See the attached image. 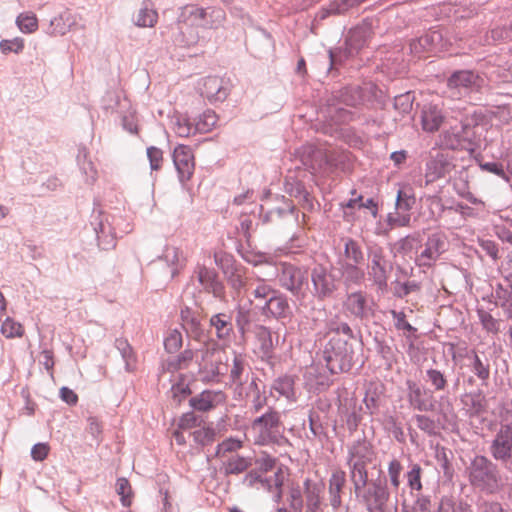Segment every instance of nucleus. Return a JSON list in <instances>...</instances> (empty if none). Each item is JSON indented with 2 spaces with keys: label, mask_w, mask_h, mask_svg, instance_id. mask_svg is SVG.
Wrapping results in <instances>:
<instances>
[{
  "label": "nucleus",
  "mask_w": 512,
  "mask_h": 512,
  "mask_svg": "<svg viewBox=\"0 0 512 512\" xmlns=\"http://www.w3.org/2000/svg\"><path fill=\"white\" fill-rule=\"evenodd\" d=\"M357 502L367 512L397 511V504L391 503V493L386 478L369 480V477L351 482Z\"/></svg>",
  "instance_id": "obj_4"
},
{
  "label": "nucleus",
  "mask_w": 512,
  "mask_h": 512,
  "mask_svg": "<svg viewBox=\"0 0 512 512\" xmlns=\"http://www.w3.org/2000/svg\"><path fill=\"white\" fill-rule=\"evenodd\" d=\"M469 484L486 495L498 493L504 484L498 462L483 454H475L465 467Z\"/></svg>",
  "instance_id": "obj_2"
},
{
  "label": "nucleus",
  "mask_w": 512,
  "mask_h": 512,
  "mask_svg": "<svg viewBox=\"0 0 512 512\" xmlns=\"http://www.w3.org/2000/svg\"><path fill=\"white\" fill-rule=\"evenodd\" d=\"M362 407L356 404L355 400H351L349 409L345 413V423L350 434L357 431L362 421Z\"/></svg>",
  "instance_id": "obj_46"
},
{
  "label": "nucleus",
  "mask_w": 512,
  "mask_h": 512,
  "mask_svg": "<svg viewBox=\"0 0 512 512\" xmlns=\"http://www.w3.org/2000/svg\"><path fill=\"white\" fill-rule=\"evenodd\" d=\"M406 399L413 410L421 413L435 410L433 391L414 380L406 381Z\"/></svg>",
  "instance_id": "obj_16"
},
{
  "label": "nucleus",
  "mask_w": 512,
  "mask_h": 512,
  "mask_svg": "<svg viewBox=\"0 0 512 512\" xmlns=\"http://www.w3.org/2000/svg\"><path fill=\"white\" fill-rule=\"evenodd\" d=\"M115 347L120 352L121 357L125 362V370L127 372H133L136 365V356L128 340L124 338H117L115 340Z\"/></svg>",
  "instance_id": "obj_40"
},
{
  "label": "nucleus",
  "mask_w": 512,
  "mask_h": 512,
  "mask_svg": "<svg viewBox=\"0 0 512 512\" xmlns=\"http://www.w3.org/2000/svg\"><path fill=\"white\" fill-rule=\"evenodd\" d=\"M150 0H143V7L139 10L135 24L139 27H153L157 22V12L148 8Z\"/></svg>",
  "instance_id": "obj_49"
},
{
  "label": "nucleus",
  "mask_w": 512,
  "mask_h": 512,
  "mask_svg": "<svg viewBox=\"0 0 512 512\" xmlns=\"http://www.w3.org/2000/svg\"><path fill=\"white\" fill-rule=\"evenodd\" d=\"M466 357L470 360L468 365L471 372L478 378L482 386H487L490 379V363L484 357H480L475 349L467 352Z\"/></svg>",
  "instance_id": "obj_27"
},
{
  "label": "nucleus",
  "mask_w": 512,
  "mask_h": 512,
  "mask_svg": "<svg viewBox=\"0 0 512 512\" xmlns=\"http://www.w3.org/2000/svg\"><path fill=\"white\" fill-rule=\"evenodd\" d=\"M375 459L373 445L363 435L347 446L346 464L349 468L350 482L369 477L367 466Z\"/></svg>",
  "instance_id": "obj_6"
},
{
  "label": "nucleus",
  "mask_w": 512,
  "mask_h": 512,
  "mask_svg": "<svg viewBox=\"0 0 512 512\" xmlns=\"http://www.w3.org/2000/svg\"><path fill=\"white\" fill-rule=\"evenodd\" d=\"M232 257L226 254V287L230 288V296L237 310L235 322L238 331L243 336L250 326V307L252 300L248 297L245 271L234 265Z\"/></svg>",
  "instance_id": "obj_3"
},
{
  "label": "nucleus",
  "mask_w": 512,
  "mask_h": 512,
  "mask_svg": "<svg viewBox=\"0 0 512 512\" xmlns=\"http://www.w3.org/2000/svg\"><path fill=\"white\" fill-rule=\"evenodd\" d=\"M355 351L348 339L330 337L319 349L318 359L331 374L349 372L354 365Z\"/></svg>",
  "instance_id": "obj_5"
},
{
  "label": "nucleus",
  "mask_w": 512,
  "mask_h": 512,
  "mask_svg": "<svg viewBox=\"0 0 512 512\" xmlns=\"http://www.w3.org/2000/svg\"><path fill=\"white\" fill-rule=\"evenodd\" d=\"M255 307L261 311L262 315L277 320L291 319L293 315L287 295L279 290L275 291L268 302H265V304H256Z\"/></svg>",
  "instance_id": "obj_18"
},
{
  "label": "nucleus",
  "mask_w": 512,
  "mask_h": 512,
  "mask_svg": "<svg viewBox=\"0 0 512 512\" xmlns=\"http://www.w3.org/2000/svg\"><path fill=\"white\" fill-rule=\"evenodd\" d=\"M374 343L377 354L383 359L387 368H392L397 361V349L378 337L374 338Z\"/></svg>",
  "instance_id": "obj_41"
},
{
  "label": "nucleus",
  "mask_w": 512,
  "mask_h": 512,
  "mask_svg": "<svg viewBox=\"0 0 512 512\" xmlns=\"http://www.w3.org/2000/svg\"><path fill=\"white\" fill-rule=\"evenodd\" d=\"M288 502H289V507L293 512H303V508H304L303 492L298 485L292 486L290 488Z\"/></svg>",
  "instance_id": "obj_60"
},
{
  "label": "nucleus",
  "mask_w": 512,
  "mask_h": 512,
  "mask_svg": "<svg viewBox=\"0 0 512 512\" xmlns=\"http://www.w3.org/2000/svg\"><path fill=\"white\" fill-rule=\"evenodd\" d=\"M338 272L346 289L361 286L365 281V270L359 264L337 261Z\"/></svg>",
  "instance_id": "obj_24"
},
{
  "label": "nucleus",
  "mask_w": 512,
  "mask_h": 512,
  "mask_svg": "<svg viewBox=\"0 0 512 512\" xmlns=\"http://www.w3.org/2000/svg\"><path fill=\"white\" fill-rule=\"evenodd\" d=\"M330 117L333 125H345L348 124L351 120H353L355 116V112L347 110L346 108L339 106L334 108L333 111L330 112Z\"/></svg>",
  "instance_id": "obj_61"
},
{
  "label": "nucleus",
  "mask_w": 512,
  "mask_h": 512,
  "mask_svg": "<svg viewBox=\"0 0 512 512\" xmlns=\"http://www.w3.org/2000/svg\"><path fill=\"white\" fill-rule=\"evenodd\" d=\"M172 159L179 182L184 186L194 172V156L191 147L185 144L177 145L173 150Z\"/></svg>",
  "instance_id": "obj_19"
},
{
  "label": "nucleus",
  "mask_w": 512,
  "mask_h": 512,
  "mask_svg": "<svg viewBox=\"0 0 512 512\" xmlns=\"http://www.w3.org/2000/svg\"><path fill=\"white\" fill-rule=\"evenodd\" d=\"M247 397L248 401L251 402L253 413L260 412L267 405L265 386L260 387L256 378H252L251 382L248 383Z\"/></svg>",
  "instance_id": "obj_28"
},
{
  "label": "nucleus",
  "mask_w": 512,
  "mask_h": 512,
  "mask_svg": "<svg viewBox=\"0 0 512 512\" xmlns=\"http://www.w3.org/2000/svg\"><path fill=\"white\" fill-rule=\"evenodd\" d=\"M413 420H415L417 427L426 433L428 436H436L437 435V425L434 419L430 416L420 413L413 415Z\"/></svg>",
  "instance_id": "obj_55"
},
{
  "label": "nucleus",
  "mask_w": 512,
  "mask_h": 512,
  "mask_svg": "<svg viewBox=\"0 0 512 512\" xmlns=\"http://www.w3.org/2000/svg\"><path fill=\"white\" fill-rule=\"evenodd\" d=\"M310 433L314 438L322 440L326 437L325 429L320 421V417L315 412H310L308 416Z\"/></svg>",
  "instance_id": "obj_64"
},
{
  "label": "nucleus",
  "mask_w": 512,
  "mask_h": 512,
  "mask_svg": "<svg viewBox=\"0 0 512 512\" xmlns=\"http://www.w3.org/2000/svg\"><path fill=\"white\" fill-rule=\"evenodd\" d=\"M448 240L445 233L435 231L428 234L426 240L422 241V248H419L414 257V263L419 268H430L447 251Z\"/></svg>",
  "instance_id": "obj_12"
},
{
  "label": "nucleus",
  "mask_w": 512,
  "mask_h": 512,
  "mask_svg": "<svg viewBox=\"0 0 512 512\" xmlns=\"http://www.w3.org/2000/svg\"><path fill=\"white\" fill-rule=\"evenodd\" d=\"M197 278L205 291L213 293L214 297L220 300L224 299V285L219 279L218 272L214 268H208L206 266L199 267Z\"/></svg>",
  "instance_id": "obj_23"
},
{
  "label": "nucleus",
  "mask_w": 512,
  "mask_h": 512,
  "mask_svg": "<svg viewBox=\"0 0 512 512\" xmlns=\"http://www.w3.org/2000/svg\"><path fill=\"white\" fill-rule=\"evenodd\" d=\"M476 313L483 330L493 335L500 332V321L490 312L483 308H477Z\"/></svg>",
  "instance_id": "obj_48"
},
{
  "label": "nucleus",
  "mask_w": 512,
  "mask_h": 512,
  "mask_svg": "<svg viewBox=\"0 0 512 512\" xmlns=\"http://www.w3.org/2000/svg\"><path fill=\"white\" fill-rule=\"evenodd\" d=\"M224 349V344L213 343L209 345L203 356L204 371L202 372V380L206 382H220L222 373L220 365L222 364L220 353Z\"/></svg>",
  "instance_id": "obj_20"
},
{
  "label": "nucleus",
  "mask_w": 512,
  "mask_h": 512,
  "mask_svg": "<svg viewBox=\"0 0 512 512\" xmlns=\"http://www.w3.org/2000/svg\"><path fill=\"white\" fill-rule=\"evenodd\" d=\"M411 214L402 210H396L387 215V223L391 227L410 226Z\"/></svg>",
  "instance_id": "obj_59"
},
{
  "label": "nucleus",
  "mask_w": 512,
  "mask_h": 512,
  "mask_svg": "<svg viewBox=\"0 0 512 512\" xmlns=\"http://www.w3.org/2000/svg\"><path fill=\"white\" fill-rule=\"evenodd\" d=\"M445 120L441 108L437 105H426L420 115V122L423 128H439Z\"/></svg>",
  "instance_id": "obj_32"
},
{
  "label": "nucleus",
  "mask_w": 512,
  "mask_h": 512,
  "mask_svg": "<svg viewBox=\"0 0 512 512\" xmlns=\"http://www.w3.org/2000/svg\"><path fill=\"white\" fill-rule=\"evenodd\" d=\"M24 49L23 38L3 39L0 41V50L3 54H19Z\"/></svg>",
  "instance_id": "obj_63"
},
{
  "label": "nucleus",
  "mask_w": 512,
  "mask_h": 512,
  "mask_svg": "<svg viewBox=\"0 0 512 512\" xmlns=\"http://www.w3.org/2000/svg\"><path fill=\"white\" fill-rule=\"evenodd\" d=\"M224 399V394L214 390H204L200 394L191 397L189 405L195 411H209Z\"/></svg>",
  "instance_id": "obj_26"
},
{
  "label": "nucleus",
  "mask_w": 512,
  "mask_h": 512,
  "mask_svg": "<svg viewBox=\"0 0 512 512\" xmlns=\"http://www.w3.org/2000/svg\"><path fill=\"white\" fill-rule=\"evenodd\" d=\"M312 290L311 294L318 300L331 298L337 290V277L332 268L323 264H316L311 268L310 274Z\"/></svg>",
  "instance_id": "obj_14"
},
{
  "label": "nucleus",
  "mask_w": 512,
  "mask_h": 512,
  "mask_svg": "<svg viewBox=\"0 0 512 512\" xmlns=\"http://www.w3.org/2000/svg\"><path fill=\"white\" fill-rule=\"evenodd\" d=\"M488 451L490 457L512 474V420L502 419L495 428Z\"/></svg>",
  "instance_id": "obj_9"
},
{
  "label": "nucleus",
  "mask_w": 512,
  "mask_h": 512,
  "mask_svg": "<svg viewBox=\"0 0 512 512\" xmlns=\"http://www.w3.org/2000/svg\"><path fill=\"white\" fill-rule=\"evenodd\" d=\"M492 297L495 299L494 304L498 307H502L512 301V288L505 287L503 284L497 283L494 288V292L492 293Z\"/></svg>",
  "instance_id": "obj_58"
},
{
  "label": "nucleus",
  "mask_w": 512,
  "mask_h": 512,
  "mask_svg": "<svg viewBox=\"0 0 512 512\" xmlns=\"http://www.w3.org/2000/svg\"><path fill=\"white\" fill-rule=\"evenodd\" d=\"M449 163L443 155H437L426 163V183L445 177Z\"/></svg>",
  "instance_id": "obj_33"
},
{
  "label": "nucleus",
  "mask_w": 512,
  "mask_h": 512,
  "mask_svg": "<svg viewBox=\"0 0 512 512\" xmlns=\"http://www.w3.org/2000/svg\"><path fill=\"white\" fill-rule=\"evenodd\" d=\"M94 207L90 216V224L96 236L98 247L102 250L115 248L117 239V218L115 215L104 211L97 199H94Z\"/></svg>",
  "instance_id": "obj_7"
},
{
  "label": "nucleus",
  "mask_w": 512,
  "mask_h": 512,
  "mask_svg": "<svg viewBox=\"0 0 512 512\" xmlns=\"http://www.w3.org/2000/svg\"><path fill=\"white\" fill-rule=\"evenodd\" d=\"M272 478H273V476L266 477V476H263L258 470H255V471H250L249 473H247L244 477L243 482L247 486H253L256 483H259L262 488H264L268 491H271L272 490Z\"/></svg>",
  "instance_id": "obj_56"
},
{
  "label": "nucleus",
  "mask_w": 512,
  "mask_h": 512,
  "mask_svg": "<svg viewBox=\"0 0 512 512\" xmlns=\"http://www.w3.org/2000/svg\"><path fill=\"white\" fill-rule=\"evenodd\" d=\"M253 429H258L259 435L257 442L261 445L284 446L289 443L283 433L281 416L278 411L268 407L267 411L252 421Z\"/></svg>",
  "instance_id": "obj_8"
},
{
  "label": "nucleus",
  "mask_w": 512,
  "mask_h": 512,
  "mask_svg": "<svg viewBox=\"0 0 512 512\" xmlns=\"http://www.w3.org/2000/svg\"><path fill=\"white\" fill-rule=\"evenodd\" d=\"M246 367V358L241 354H235L233 359V367L230 371V378L233 383L242 382L243 375L246 372Z\"/></svg>",
  "instance_id": "obj_57"
},
{
  "label": "nucleus",
  "mask_w": 512,
  "mask_h": 512,
  "mask_svg": "<svg viewBox=\"0 0 512 512\" xmlns=\"http://www.w3.org/2000/svg\"><path fill=\"white\" fill-rule=\"evenodd\" d=\"M222 11L214 8H201L186 5L179 9L176 22L171 27L172 39L179 46L195 45L201 29L217 28L221 23Z\"/></svg>",
  "instance_id": "obj_1"
},
{
  "label": "nucleus",
  "mask_w": 512,
  "mask_h": 512,
  "mask_svg": "<svg viewBox=\"0 0 512 512\" xmlns=\"http://www.w3.org/2000/svg\"><path fill=\"white\" fill-rule=\"evenodd\" d=\"M1 333L8 339L20 338L24 334V328L21 323L7 317L1 325Z\"/></svg>",
  "instance_id": "obj_52"
},
{
  "label": "nucleus",
  "mask_w": 512,
  "mask_h": 512,
  "mask_svg": "<svg viewBox=\"0 0 512 512\" xmlns=\"http://www.w3.org/2000/svg\"><path fill=\"white\" fill-rule=\"evenodd\" d=\"M343 241V254L338 257L337 261H344L350 264L362 265L365 258L364 252L359 242L353 238H346Z\"/></svg>",
  "instance_id": "obj_29"
},
{
  "label": "nucleus",
  "mask_w": 512,
  "mask_h": 512,
  "mask_svg": "<svg viewBox=\"0 0 512 512\" xmlns=\"http://www.w3.org/2000/svg\"><path fill=\"white\" fill-rule=\"evenodd\" d=\"M424 379L428 384H430L433 392L445 391L449 385L444 372L437 368H428L425 371Z\"/></svg>",
  "instance_id": "obj_42"
},
{
  "label": "nucleus",
  "mask_w": 512,
  "mask_h": 512,
  "mask_svg": "<svg viewBox=\"0 0 512 512\" xmlns=\"http://www.w3.org/2000/svg\"><path fill=\"white\" fill-rule=\"evenodd\" d=\"M250 458L234 453L226 454V474H238L250 466Z\"/></svg>",
  "instance_id": "obj_47"
},
{
  "label": "nucleus",
  "mask_w": 512,
  "mask_h": 512,
  "mask_svg": "<svg viewBox=\"0 0 512 512\" xmlns=\"http://www.w3.org/2000/svg\"><path fill=\"white\" fill-rule=\"evenodd\" d=\"M366 254L369 260L367 266L369 279L379 290L386 289L391 267L386 258L383 247L377 244L369 245L367 247Z\"/></svg>",
  "instance_id": "obj_13"
},
{
  "label": "nucleus",
  "mask_w": 512,
  "mask_h": 512,
  "mask_svg": "<svg viewBox=\"0 0 512 512\" xmlns=\"http://www.w3.org/2000/svg\"><path fill=\"white\" fill-rule=\"evenodd\" d=\"M116 492L120 496V502L123 507H130L132 504L133 490L130 482L125 477H119L116 481Z\"/></svg>",
  "instance_id": "obj_51"
},
{
  "label": "nucleus",
  "mask_w": 512,
  "mask_h": 512,
  "mask_svg": "<svg viewBox=\"0 0 512 512\" xmlns=\"http://www.w3.org/2000/svg\"><path fill=\"white\" fill-rule=\"evenodd\" d=\"M274 270L278 285L282 289L290 292L297 299L305 297L309 279L306 269L290 262L281 261L274 264Z\"/></svg>",
  "instance_id": "obj_10"
},
{
  "label": "nucleus",
  "mask_w": 512,
  "mask_h": 512,
  "mask_svg": "<svg viewBox=\"0 0 512 512\" xmlns=\"http://www.w3.org/2000/svg\"><path fill=\"white\" fill-rule=\"evenodd\" d=\"M465 405L470 417H478L487 411V400L481 390L466 394Z\"/></svg>",
  "instance_id": "obj_34"
},
{
  "label": "nucleus",
  "mask_w": 512,
  "mask_h": 512,
  "mask_svg": "<svg viewBox=\"0 0 512 512\" xmlns=\"http://www.w3.org/2000/svg\"><path fill=\"white\" fill-rule=\"evenodd\" d=\"M73 24L74 20L71 14L68 11H65L50 20L47 32L53 36H62L70 31Z\"/></svg>",
  "instance_id": "obj_35"
},
{
  "label": "nucleus",
  "mask_w": 512,
  "mask_h": 512,
  "mask_svg": "<svg viewBox=\"0 0 512 512\" xmlns=\"http://www.w3.org/2000/svg\"><path fill=\"white\" fill-rule=\"evenodd\" d=\"M256 339L259 343V348L262 352L263 358H271L274 348L272 332L265 326H258L255 331Z\"/></svg>",
  "instance_id": "obj_38"
},
{
  "label": "nucleus",
  "mask_w": 512,
  "mask_h": 512,
  "mask_svg": "<svg viewBox=\"0 0 512 512\" xmlns=\"http://www.w3.org/2000/svg\"><path fill=\"white\" fill-rule=\"evenodd\" d=\"M374 307V300L362 290L348 293L343 302L344 311L362 323H367L374 317Z\"/></svg>",
  "instance_id": "obj_15"
},
{
  "label": "nucleus",
  "mask_w": 512,
  "mask_h": 512,
  "mask_svg": "<svg viewBox=\"0 0 512 512\" xmlns=\"http://www.w3.org/2000/svg\"><path fill=\"white\" fill-rule=\"evenodd\" d=\"M217 121L218 116L216 113L211 109H207L195 117L193 122L190 118L186 119L185 126L186 128H214Z\"/></svg>",
  "instance_id": "obj_43"
},
{
  "label": "nucleus",
  "mask_w": 512,
  "mask_h": 512,
  "mask_svg": "<svg viewBox=\"0 0 512 512\" xmlns=\"http://www.w3.org/2000/svg\"><path fill=\"white\" fill-rule=\"evenodd\" d=\"M248 409L245 404L232 403L226 407V426L243 431L249 425Z\"/></svg>",
  "instance_id": "obj_25"
},
{
  "label": "nucleus",
  "mask_w": 512,
  "mask_h": 512,
  "mask_svg": "<svg viewBox=\"0 0 512 512\" xmlns=\"http://www.w3.org/2000/svg\"><path fill=\"white\" fill-rule=\"evenodd\" d=\"M346 486V473L341 469L332 471L328 479V495L329 505L334 512H338L342 507V496Z\"/></svg>",
  "instance_id": "obj_22"
},
{
  "label": "nucleus",
  "mask_w": 512,
  "mask_h": 512,
  "mask_svg": "<svg viewBox=\"0 0 512 512\" xmlns=\"http://www.w3.org/2000/svg\"><path fill=\"white\" fill-rule=\"evenodd\" d=\"M321 486L317 483H312L309 478L304 481V494L306 499L305 512H320L321 511Z\"/></svg>",
  "instance_id": "obj_30"
},
{
  "label": "nucleus",
  "mask_w": 512,
  "mask_h": 512,
  "mask_svg": "<svg viewBox=\"0 0 512 512\" xmlns=\"http://www.w3.org/2000/svg\"><path fill=\"white\" fill-rule=\"evenodd\" d=\"M416 202L413 189L409 186H404L397 191L395 209L402 210L410 213Z\"/></svg>",
  "instance_id": "obj_44"
},
{
  "label": "nucleus",
  "mask_w": 512,
  "mask_h": 512,
  "mask_svg": "<svg viewBox=\"0 0 512 512\" xmlns=\"http://www.w3.org/2000/svg\"><path fill=\"white\" fill-rule=\"evenodd\" d=\"M483 80L471 71H460L454 73L448 79L450 88H478Z\"/></svg>",
  "instance_id": "obj_31"
},
{
  "label": "nucleus",
  "mask_w": 512,
  "mask_h": 512,
  "mask_svg": "<svg viewBox=\"0 0 512 512\" xmlns=\"http://www.w3.org/2000/svg\"><path fill=\"white\" fill-rule=\"evenodd\" d=\"M271 388L281 396L292 398L294 396V379L289 375L280 376L274 380Z\"/></svg>",
  "instance_id": "obj_50"
},
{
  "label": "nucleus",
  "mask_w": 512,
  "mask_h": 512,
  "mask_svg": "<svg viewBox=\"0 0 512 512\" xmlns=\"http://www.w3.org/2000/svg\"><path fill=\"white\" fill-rule=\"evenodd\" d=\"M402 471L403 466L401 462L396 458L391 459L388 463L387 473L390 485L395 491H398L400 488Z\"/></svg>",
  "instance_id": "obj_54"
},
{
  "label": "nucleus",
  "mask_w": 512,
  "mask_h": 512,
  "mask_svg": "<svg viewBox=\"0 0 512 512\" xmlns=\"http://www.w3.org/2000/svg\"><path fill=\"white\" fill-rule=\"evenodd\" d=\"M326 330L328 334H334V336L339 337V335L342 334L346 336L348 340L357 338L351 326L337 316L330 318L326 322Z\"/></svg>",
  "instance_id": "obj_39"
},
{
  "label": "nucleus",
  "mask_w": 512,
  "mask_h": 512,
  "mask_svg": "<svg viewBox=\"0 0 512 512\" xmlns=\"http://www.w3.org/2000/svg\"><path fill=\"white\" fill-rule=\"evenodd\" d=\"M471 130H444L440 136V146L449 150L474 151Z\"/></svg>",
  "instance_id": "obj_21"
},
{
  "label": "nucleus",
  "mask_w": 512,
  "mask_h": 512,
  "mask_svg": "<svg viewBox=\"0 0 512 512\" xmlns=\"http://www.w3.org/2000/svg\"><path fill=\"white\" fill-rule=\"evenodd\" d=\"M16 24L23 33L30 34L37 30L38 20L33 13H21L16 18Z\"/></svg>",
  "instance_id": "obj_53"
},
{
  "label": "nucleus",
  "mask_w": 512,
  "mask_h": 512,
  "mask_svg": "<svg viewBox=\"0 0 512 512\" xmlns=\"http://www.w3.org/2000/svg\"><path fill=\"white\" fill-rule=\"evenodd\" d=\"M376 86L365 84L363 87L345 88L340 95V103L351 108L370 106L376 97Z\"/></svg>",
  "instance_id": "obj_17"
},
{
  "label": "nucleus",
  "mask_w": 512,
  "mask_h": 512,
  "mask_svg": "<svg viewBox=\"0 0 512 512\" xmlns=\"http://www.w3.org/2000/svg\"><path fill=\"white\" fill-rule=\"evenodd\" d=\"M193 357L194 352L190 349H186L179 355L168 358L166 362L167 371L174 373L187 368L189 363L193 360Z\"/></svg>",
  "instance_id": "obj_45"
},
{
  "label": "nucleus",
  "mask_w": 512,
  "mask_h": 512,
  "mask_svg": "<svg viewBox=\"0 0 512 512\" xmlns=\"http://www.w3.org/2000/svg\"><path fill=\"white\" fill-rule=\"evenodd\" d=\"M396 251L401 255H408L411 252H418L419 248H422V234L420 232H414L407 236L400 238L396 244Z\"/></svg>",
  "instance_id": "obj_36"
},
{
  "label": "nucleus",
  "mask_w": 512,
  "mask_h": 512,
  "mask_svg": "<svg viewBox=\"0 0 512 512\" xmlns=\"http://www.w3.org/2000/svg\"><path fill=\"white\" fill-rule=\"evenodd\" d=\"M408 471L405 473L406 486L410 490V494L421 492L423 489L422 474L423 469L418 463L411 462Z\"/></svg>",
  "instance_id": "obj_37"
},
{
  "label": "nucleus",
  "mask_w": 512,
  "mask_h": 512,
  "mask_svg": "<svg viewBox=\"0 0 512 512\" xmlns=\"http://www.w3.org/2000/svg\"><path fill=\"white\" fill-rule=\"evenodd\" d=\"M297 155L302 164L312 174L337 167L338 159L333 152L327 151L314 144H305L297 149Z\"/></svg>",
  "instance_id": "obj_11"
},
{
  "label": "nucleus",
  "mask_w": 512,
  "mask_h": 512,
  "mask_svg": "<svg viewBox=\"0 0 512 512\" xmlns=\"http://www.w3.org/2000/svg\"><path fill=\"white\" fill-rule=\"evenodd\" d=\"M277 289L266 284L265 282H259L258 285L253 289L252 295L254 299L258 301L257 304H265L269 298L275 293Z\"/></svg>",
  "instance_id": "obj_62"
}]
</instances>
